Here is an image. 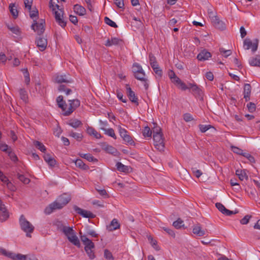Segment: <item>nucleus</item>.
I'll return each instance as SVG.
<instances>
[{"label":"nucleus","instance_id":"obj_1","mask_svg":"<svg viewBox=\"0 0 260 260\" xmlns=\"http://www.w3.org/2000/svg\"><path fill=\"white\" fill-rule=\"evenodd\" d=\"M80 234L81 235V240L85 245L84 249L88 254L89 258L91 259H94L95 257L93 250L94 248V244L91 240L89 239L86 236L82 235L81 232L80 233Z\"/></svg>","mask_w":260,"mask_h":260},{"label":"nucleus","instance_id":"obj_2","mask_svg":"<svg viewBox=\"0 0 260 260\" xmlns=\"http://www.w3.org/2000/svg\"><path fill=\"white\" fill-rule=\"evenodd\" d=\"M64 234L67 236L69 241L74 245L80 247V243L73 228L68 226L63 230Z\"/></svg>","mask_w":260,"mask_h":260},{"label":"nucleus","instance_id":"obj_3","mask_svg":"<svg viewBox=\"0 0 260 260\" xmlns=\"http://www.w3.org/2000/svg\"><path fill=\"white\" fill-rule=\"evenodd\" d=\"M19 222L21 229L26 233V236L31 237L30 234L33 232L34 226L25 219L23 215H21Z\"/></svg>","mask_w":260,"mask_h":260},{"label":"nucleus","instance_id":"obj_4","mask_svg":"<svg viewBox=\"0 0 260 260\" xmlns=\"http://www.w3.org/2000/svg\"><path fill=\"white\" fill-rule=\"evenodd\" d=\"M259 40L255 39L252 41L249 38H246L243 42V47L245 50L251 49L252 52H255L258 48Z\"/></svg>","mask_w":260,"mask_h":260},{"label":"nucleus","instance_id":"obj_5","mask_svg":"<svg viewBox=\"0 0 260 260\" xmlns=\"http://www.w3.org/2000/svg\"><path fill=\"white\" fill-rule=\"evenodd\" d=\"M34 23L31 25V28L36 31L39 36L42 35L45 30V21L41 19L37 21L36 19L34 20Z\"/></svg>","mask_w":260,"mask_h":260},{"label":"nucleus","instance_id":"obj_6","mask_svg":"<svg viewBox=\"0 0 260 260\" xmlns=\"http://www.w3.org/2000/svg\"><path fill=\"white\" fill-rule=\"evenodd\" d=\"M162 137V133L153 135L154 146L160 151H163L165 148L164 140Z\"/></svg>","mask_w":260,"mask_h":260},{"label":"nucleus","instance_id":"obj_7","mask_svg":"<svg viewBox=\"0 0 260 260\" xmlns=\"http://www.w3.org/2000/svg\"><path fill=\"white\" fill-rule=\"evenodd\" d=\"M132 72L134 77L138 80L145 81V74L142 66H133Z\"/></svg>","mask_w":260,"mask_h":260},{"label":"nucleus","instance_id":"obj_8","mask_svg":"<svg viewBox=\"0 0 260 260\" xmlns=\"http://www.w3.org/2000/svg\"><path fill=\"white\" fill-rule=\"evenodd\" d=\"M63 205L62 203L58 201V199L52 203L50 204L47 206L44 210V212L46 214H50L54 210L56 209H61L63 207Z\"/></svg>","mask_w":260,"mask_h":260},{"label":"nucleus","instance_id":"obj_9","mask_svg":"<svg viewBox=\"0 0 260 260\" xmlns=\"http://www.w3.org/2000/svg\"><path fill=\"white\" fill-rule=\"evenodd\" d=\"M70 107L67 111L63 113V115H70L77 108L79 107L80 105V101L78 99L69 100Z\"/></svg>","mask_w":260,"mask_h":260},{"label":"nucleus","instance_id":"obj_10","mask_svg":"<svg viewBox=\"0 0 260 260\" xmlns=\"http://www.w3.org/2000/svg\"><path fill=\"white\" fill-rule=\"evenodd\" d=\"M73 208L77 213L81 215L83 217L93 218L95 217V215L90 211L82 209L76 205L74 206Z\"/></svg>","mask_w":260,"mask_h":260},{"label":"nucleus","instance_id":"obj_11","mask_svg":"<svg viewBox=\"0 0 260 260\" xmlns=\"http://www.w3.org/2000/svg\"><path fill=\"white\" fill-rule=\"evenodd\" d=\"M47 39L41 36L37 37L36 39V44L39 49L41 51H43L45 50L47 46Z\"/></svg>","mask_w":260,"mask_h":260},{"label":"nucleus","instance_id":"obj_12","mask_svg":"<svg viewBox=\"0 0 260 260\" xmlns=\"http://www.w3.org/2000/svg\"><path fill=\"white\" fill-rule=\"evenodd\" d=\"M126 94L128 97L129 100L136 105H139L138 99L137 96L136 95L135 93L132 90L130 87L129 84H126L125 85Z\"/></svg>","mask_w":260,"mask_h":260},{"label":"nucleus","instance_id":"obj_13","mask_svg":"<svg viewBox=\"0 0 260 260\" xmlns=\"http://www.w3.org/2000/svg\"><path fill=\"white\" fill-rule=\"evenodd\" d=\"M216 207L218 209L219 211H220L222 214L230 216L234 214H236L238 212V211H235V212L233 211L229 210L227 209L221 203H217L215 204Z\"/></svg>","mask_w":260,"mask_h":260},{"label":"nucleus","instance_id":"obj_14","mask_svg":"<svg viewBox=\"0 0 260 260\" xmlns=\"http://www.w3.org/2000/svg\"><path fill=\"white\" fill-rule=\"evenodd\" d=\"M59 11H55V18L56 21L62 27H64L66 26V22L61 18L63 16V11L61 9H58Z\"/></svg>","mask_w":260,"mask_h":260},{"label":"nucleus","instance_id":"obj_15","mask_svg":"<svg viewBox=\"0 0 260 260\" xmlns=\"http://www.w3.org/2000/svg\"><path fill=\"white\" fill-rule=\"evenodd\" d=\"M189 89L191 90L196 96H201L203 94L202 90L196 84L189 83Z\"/></svg>","mask_w":260,"mask_h":260},{"label":"nucleus","instance_id":"obj_16","mask_svg":"<svg viewBox=\"0 0 260 260\" xmlns=\"http://www.w3.org/2000/svg\"><path fill=\"white\" fill-rule=\"evenodd\" d=\"M212 23L213 25L217 29L223 30L225 28V24L219 20L217 16H214L212 19Z\"/></svg>","mask_w":260,"mask_h":260},{"label":"nucleus","instance_id":"obj_17","mask_svg":"<svg viewBox=\"0 0 260 260\" xmlns=\"http://www.w3.org/2000/svg\"><path fill=\"white\" fill-rule=\"evenodd\" d=\"M211 57V54L207 50L204 49L198 55L197 58L200 61H205Z\"/></svg>","mask_w":260,"mask_h":260},{"label":"nucleus","instance_id":"obj_18","mask_svg":"<svg viewBox=\"0 0 260 260\" xmlns=\"http://www.w3.org/2000/svg\"><path fill=\"white\" fill-rule=\"evenodd\" d=\"M251 86L250 84L246 83L244 86V98L246 102H247L250 100V96L251 94Z\"/></svg>","mask_w":260,"mask_h":260},{"label":"nucleus","instance_id":"obj_19","mask_svg":"<svg viewBox=\"0 0 260 260\" xmlns=\"http://www.w3.org/2000/svg\"><path fill=\"white\" fill-rule=\"evenodd\" d=\"M192 232L194 234H196L199 237L203 236L206 234L205 231L202 229L201 225L199 223L194 225L192 229Z\"/></svg>","mask_w":260,"mask_h":260},{"label":"nucleus","instance_id":"obj_20","mask_svg":"<svg viewBox=\"0 0 260 260\" xmlns=\"http://www.w3.org/2000/svg\"><path fill=\"white\" fill-rule=\"evenodd\" d=\"M9 217V213L4 205L2 207H0V220L2 222L6 221Z\"/></svg>","mask_w":260,"mask_h":260},{"label":"nucleus","instance_id":"obj_21","mask_svg":"<svg viewBox=\"0 0 260 260\" xmlns=\"http://www.w3.org/2000/svg\"><path fill=\"white\" fill-rule=\"evenodd\" d=\"M58 201L62 203L63 206H66L70 201L71 198L69 194L63 193L58 198Z\"/></svg>","mask_w":260,"mask_h":260},{"label":"nucleus","instance_id":"obj_22","mask_svg":"<svg viewBox=\"0 0 260 260\" xmlns=\"http://www.w3.org/2000/svg\"><path fill=\"white\" fill-rule=\"evenodd\" d=\"M56 102L58 107L61 108L63 111L65 112L67 105L65 101H63V98L62 95H59L57 98Z\"/></svg>","mask_w":260,"mask_h":260},{"label":"nucleus","instance_id":"obj_23","mask_svg":"<svg viewBox=\"0 0 260 260\" xmlns=\"http://www.w3.org/2000/svg\"><path fill=\"white\" fill-rule=\"evenodd\" d=\"M7 58L8 63H13V65H19L20 63L19 60L13 54H8Z\"/></svg>","mask_w":260,"mask_h":260},{"label":"nucleus","instance_id":"obj_24","mask_svg":"<svg viewBox=\"0 0 260 260\" xmlns=\"http://www.w3.org/2000/svg\"><path fill=\"white\" fill-rule=\"evenodd\" d=\"M74 10L76 13L80 16H83L86 14V9L78 4L74 5Z\"/></svg>","mask_w":260,"mask_h":260},{"label":"nucleus","instance_id":"obj_25","mask_svg":"<svg viewBox=\"0 0 260 260\" xmlns=\"http://www.w3.org/2000/svg\"><path fill=\"white\" fill-rule=\"evenodd\" d=\"M236 175L238 176L239 179L241 181H243L245 179L248 180V177L245 170H237L236 171Z\"/></svg>","mask_w":260,"mask_h":260},{"label":"nucleus","instance_id":"obj_26","mask_svg":"<svg viewBox=\"0 0 260 260\" xmlns=\"http://www.w3.org/2000/svg\"><path fill=\"white\" fill-rule=\"evenodd\" d=\"M120 227V224L118 222V220L114 218L113 219L109 225L107 226V229L110 231L117 230Z\"/></svg>","mask_w":260,"mask_h":260},{"label":"nucleus","instance_id":"obj_27","mask_svg":"<svg viewBox=\"0 0 260 260\" xmlns=\"http://www.w3.org/2000/svg\"><path fill=\"white\" fill-rule=\"evenodd\" d=\"M68 124L75 128H77L82 125V122L77 119H70L68 122Z\"/></svg>","mask_w":260,"mask_h":260},{"label":"nucleus","instance_id":"obj_28","mask_svg":"<svg viewBox=\"0 0 260 260\" xmlns=\"http://www.w3.org/2000/svg\"><path fill=\"white\" fill-rule=\"evenodd\" d=\"M76 167L83 170H87L89 169V167L86 165L81 159H77L75 161Z\"/></svg>","mask_w":260,"mask_h":260},{"label":"nucleus","instance_id":"obj_29","mask_svg":"<svg viewBox=\"0 0 260 260\" xmlns=\"http://www.w3.org/2000/svg\"><path fill=\"white\" fill-rule=\"evenodd\" d=\"M55 82L57 83H70L71 81L66 78L64 75H57L55 78Z\"/></svg>","mask_w":260,"mask_h":260},{"label":"nucleus","instance_id":"obj_30","mask_svg":"<svg viewBox=\"0 0 260 260\" xmlns=\"http://www.w3.org/2000/svg\"><path fill=\"white\" fill-rule=\"evenodd\" d=\"M116 166L117 167V169L120 172H122L124 173H128L129 172V170L130 167L127 166H125L122 164L120 162H117Z\"/></svg>","mask_w":260,"mask_h":260},{"label":"nucleus","instance_id":"obj_31","mask_svg":"<svg viewBox=\"0 0 260 260\" xmlns=\"http://www.w3.org/2000/svg\"><path fill=\"white\" fill-rule=\"evenodd\" d=\"M79 155L81 157L84 158L90 162H97L98 159L94 158L91 154L89 153H79Z\"/></svg>","mask_w":260,"mask_h":260},{"label":"nucleus","instance_id":"obj_32","mask_svg":"<svg viewBox=\"0 0 260 260\" xmlns=\"http://www.w3.org/2000/svg\"><path fill=\"white\" fill-rule=\"evenodd\" d=\"M147 238L152 247L156 251L160 250V248L157 245V241L155 240H154L152 237L150 235L147 236Z\"/></svg>","mask_w":260,"mask_h":260},{"label":"nucleus","instance_id":"obj_33","mask_svg":"<svg viewBox=\"0 0 260 260\" xmlns=\"http://www.w3.org/2000/svg\"><path fill=\"white\" fill-rule=\"evenodd\" d=\"M101 129L105 131V134L113 138L114 139H116V136L115 134L113 128H110L106 129L104 127H101Z\"/></svg>","mask_w":260,"mask_h":260},{"label":"nucleus","instance_id":"obj_34","mask_svg":"<svg viewBox=\"0 0 260 260\" xmlns=\"http://www.w3.org/2000/svg\"><path fill=\"white\" fill-rule=\"evenodd\" d=\"M69 136L74 138L77 141L79 142L81 141L83 138V136L81 133H77L73 131L70 133Z\"/></svg>","mask_w":260,"mask_h":260},{"label":"nucleus","instance_id":"obj_35","mask_svg":"<svg viewBox=\"0 0 260 260\" xmlns=\"http://www.w3.org/2000/svg\"><path fill=\"white\" fill-rule=\"evenodd\" d=\"M53 225L56 226L58 230H60L63 232V230L66 228H68V226H65L63 225L62 221L58 220H56L54 223Z\"/></svg>","mask_w":260,"mask_h":260},{"label":"nucleus","instance_id":"obj_36","mask_svg":"<svg viewBox=\"0 0 260 260\" xmlns=\"http://www.w3.org/2000/svg\"><path fill=\"white\" fill-rule=\"evenodd\" d=\"M250 65H260V55H256L249 60Z\"/></svg>","mask_w":260,"mask_h":260},{"label":"nucleus","instance_id":"obj_37","mask_svg":"<svg viewBox=\"0 0 260 260\" xmlns=\"http://www.w3.org/2000/svg\"><path fill=\"white\" fill-rule=\"evenodd\" d=\"M0 252L6 256H7L8 257H10L14 260H15V256L16 254L12 253V252H7V251L3 248H0Z\"/></svg>","mask_w":260,"mask_h":260},{"label":"nucleus","instance_id":"obj_38","mask_svg":"<svg viewBox=\"0 0 260 260\" xmlns=\"http://www.w3.org/2000/svg\"><path fill=\"white\" fill-rule=\"evenodd\" d=\"M34 144L41 151L45 153V151L46 150V149L45 146L43 144V143L38 141H35L34 142Z\"/></svg>","mask_w":260,"mask_h":260},{"label":"nucleus","instance_id":"obj_39","mask_svg":"<svg viewBox=\"0 0 260 260\" xmlns=\"http://www.w3.org/2000/svg\"><path fill=\"white\" fill-rule=\"evenodd\" d=\"M19 94L21 100L25 102L27 101L28 96L27 92L24 88H21L19 89Z\"/></svg>","mask_w":260,"mask_h":260},{"label":"nucleus","instance_id":"obj_40","mask_svg":"<svg viewBox=\"0 0 260 260\" xmlns=\"http://www.w3.org/2000/svg\"><path fill=\"white\" fill-rule=\"evenodd\" d=\"M173 225L177 229H180L181 228H184L183 221L179 218L173 223Z\"/></svg>","mask_w":260,"mask_h":260},{"label":"nucleus","instance_id":"obj_41","mask_svg":"<svg viewBox=\"0 0 260 260\" xmlns=\"http://www.w3.org/2000/svg\"><path fill=\"white\" fill-rule=\"evenodd\" d=\"M25 78V82L28 85L30 82L29 74L27 68L21 69Z\"/></svg>","mask_w":260,"mask_h":260},{"label":"nucleus","instance_id":"obj_42","mask_svg":"<svg viewBox=\"0 0 260 260\" xmlns=\"http://www.w3.org/2000/svg\"><path fill=\"white\" fill-rule=\"evenodd\" d=\"M103 149L107 152L111 154H115L117 152V149L112 146L106 145Z\"/></svg>","mask_w":260,"mask_h":260},{"label":"nucleus","instance_id":"obj_43","mask_svg":"<svg viewBox=\"0 0 260 260\" xmlns=\"http://www.w3.org/2000/svg\"><path fill=\"white\" fill-rule=\"evenodd\" d=\"M219 50L220 54L225 58H227L232 54V51L231 50H225L224 48H219Z\"/></svg>","mask_w":260,"mask_h":260},{"label":"nucleus","instance_id":"obj_44","mask_svg":"<svg viewBox=\"0 0 260 260\" xmlns=\"http://www.w3.org/2000/svg\"><path fill=\"white\" fill-rule=\"evenodd\" d=\"M17 178L20 181L25 184H28L30 182V179L29 178L25 177L24 175L22 174H18Z\"/></svg>","mask_w":260,"mask_h":260},{"label":"nucleus","instance_id":"obj_45","mask_svg":"<svg viewBox=\"0 0 260 260\" xmlns=\"http://www.w3.org/2000/svg\"><path fill=\"white\" fill-rule=\"evenodd\" d=\"M105 22L110 25L111 27H113L114 28H116L118 27L117 25L116 24L115 22L113 21L112 20H111L108 17H105Z\"/></svg>","mask_w":260,"mask_h":260},{"label":"nucleus","instance_id":"obj_46","mask_svg":"<svg viewBox=\"0 0 260 260\" xmlns=\"http://www.w3.org/2000/svg\"><path fill=\"white\" fill-rule=\"evenodd\" d=\"M123 140L127 143L129 145H135V142L132 139V137L129 135H126L123 138Z\"/></svg>","mask_w":260,"mask_h":260},{"label":"nucleus","instance_id":"obj_47","mask_svg":"<svg viewBox=\"0 0 260 260\" xmlns=\"http://www.w3.org/2000/svg\"><path fill=\"white\" fill-rule=\"evenodd\" d=\"M14 7H15L14 4H11L10 5L9 8H10V12H11L12 15L15 18H16L18 16V13L17 9H15Z\"/></svg>","mask_w":260,"mask_h":260},{"label":"nucleus","instance_id":"obj_48","mask_svg":"<svg viewBox=\"0 0 260 260\" xmlns=\"http://www.w3.org/2000/svg\"><path fill=\"white\" fill-rule=\"evenodd\" d=\"M143 135L145 137H150L152 135V131L150 129V127L148 126L145 127Z\"/></svg>","mask_w":260,"mask_h":260},{"label":"nucleus","instance_id":"obj_49","mask_svg":"<svg viewBox=\"0 0 260 260\" xmlns=\"http://www.w3.org/2000/svg\"><path fill=\"white\" fill-rule=\"evenodd\" d=\"M104 257L105 258L109 260H113L114 258L112 253L107 249L104 250Z\"/></svg>","mask_w":260,"mask_h":260},{"label":"nucleus","instance_id":"obj_50","mask_svg":"<svg viewBox=\"0 0 260 260\" xmlns=\"http://www.w3.org/2000/svg\"><path fill=\"white\" fill-rule=\"evenodd\" d=\"M199 127L200 128V131L202 133L206 132L207 130H208L209 129H210L211 127L213 128V127L212 126H211V125H209H209L200 124L199 125Z\"/></svg>","mask_w":260,"mask_h":260},{"label":"nucleus","instance_id":"obj_51","mask_svg":"<svg viewBox=\"0 0 260 260\" xmlns=\"http://www.w3.org/2000/svg\"><path fill=\"white\" fill-rule=\"evenodd\" d=\"M8 154V156H9L10 158L11 159V160L16 162L18 161V157L16 156V155L15 154L14 152H12L11 150H10L7 153Z\"/></svg>","mask_w":260,"mask_h":260},{"label":"nucleus","instance_id":"obj_52","mask_svg":"<svg viewBox=\"0 0 260 260\" xmlns=\"http://www.w3.org/2000/svg\"><path fill=\"white\" fill-rule=\"evenodd\" d=\"M96 191L99 194L104 198H109V195L107 192V191L105 189H99L96 188Z\"/></svg>","mask_w":260,"mask_h":260},{"label":"nucleus","instance_id":"obj_53","mask_svg":"<svg viewBox=\"0 0 260 260\" xmlns=\"http://www.w3.org/2000/svg\"><path fill=\"white\" fill-rule=\"evenodd\" d=\"M56 2H58V0H50L49 2L50 7L52 8L53 11H55V8H57L59 9V6L56 4Z\"/></svg>","mask_w":260,"mask_h":260},{"label":"nucleus","instance_id":"obj_54","mask_svg":"<svg viewBox=\"0 0 260 260\" xmlns=\"http://www.w3.org/2000/svg\"><path fill=\"white\" fill-rule=\"evenodd\" d=\"M153 68V71L159 77H161L162 75V71L158 66H151Z\"/></svg>","mask_w":260,"mask_h":260},{"label":"nucleus","instance_id":"obj_55","mask_svg":"<svg viewBox=\"0 0 260 260\" xmlns=\"http://www.w3.org/2000/svg\"><path fill=\"white\" fill-rule=\"evenodd\" d=\"M252 217L251 215H246L240 220L242 224H246L249 222V219Z\"/></svg>","mask_w":260,"mask_h":260},{"label":"nucleus","instance_id":"obj_56","mask_svg":"<svg viewBox=\"0 0 260 260\" xmlns=\"http://www.w3.org/2000/svg\"><path fill=\"white\" fill-rule=\"evenodd\" d=\"M111 42L112 45H120L123 43L122 40L117 38H112Z\"/></svg>","mask_w":260,"mask_h":260},{"label":"nucleus","instance_id":"obj_57","mask_svg":"<svg viewBox=\"0 0 260 260\" xmlns=\"http://www.w3.org/2000/svg\"><path fill=\"white\" fill-rule=\"evenodd\" d=\"M247 107L248 108V110L249 112L252 113L254 111H255L256 109V106L255 104L253 103L250 102L247 105Z\"/></svg>","mask_w":260,"mask_h":260},{"label":"nucleus","instance_id":"obj_58","mask_svg":"<svg viewBox=\"0 0 260 260\" xmlns=\"http://www.w3.org/2000/svg\"><path fill=\"white\" fill-rule=\"evenodd\" d=\"M183 119L186 122H189L193 120H194L193 118L192 117V115L189 113H185L183 115Z\"/></svg>","mask_w":260,"mask_h":260},{"label":"nucleus","instance_id":"obj_59","mask_svg":"<svg viewBox=\"0 0 260 260\" xmlns=\"http://www.w3.org/2000/svg\"><path fill=\"white\" fill-rule=\"evenodd\" d=\"M242 156L247 158L250 162L252 163L255 162V159L254 157L249 153L244 152Z\"/></svg>","mask_w":260,"mask_h":260},{"label":"nucleus","instance_id":"obj_60","mask_svg":"<svg viewBox=\"0 0 260 260\" xmlns=\"http://www.w3.org/2000/svg\"><path fill=\"white\" fill-rule=\"evenodd\" d=\"M231 148H232V150L234 153L238 154L243 155V154L244 153V152H243V150L241 149H240L237 147H236V146H232Z\"/></svg>","mask_w":260,"mask_h":260},{"label":"nucleus","instance_id":"obj_61","mask_svg":"<svg viewBox=\"0 0 260 260\" xmlns=\"http://www.w3.org/2000/svg\"><path fill=\"white\" fill-rule=\"evenodd\" d=\"M118 129L120 136L122 138H123L125 136L127 135V131L124 128H122L121 126H118Z\"/></svg>","mask_w":260,"mask_h":260},{"label":"nucleus","instance_id":"obj_62","mask_svg":"<svg viewBox=\"0 0 260 260\" xmlns=\"http://www.w3.org/2000/svg\"><path fill=\"white\" fill-rule=\"evenodd\" d=\"M8 28L14 34L19 35L20 34V29L18 27H10L8 26Z\"/></svg>","mask_w":260,"mask_h":260},{"label":"nucleus","instance_id":"obj_63","mask_svg":"<svg viewBox=\"0 0 260 260\" xmlns=\"http://www.w3.org/2000/svg\"><path fill=\"white\" fill-rule=\"evenodd\" d=\"M33 0H24L25 7L29 10H31Z\"/></svg>","mask_w":260,"mask_h":260},{"label":"nucleus","instance_id":"obj_64","mask_svg":"<svg viewBox=\"0 0 260 260\" xmlns=\"http://www.w3.org/2000/svg\"><path fill=\"white\" fill-rule=\"evenodd\" d=\"M0 149L2 151L8 153L11 150L9 149V146L6 144H0Z\"/></svg>","mask_w":260,"mask_h":260}]
</instances>
